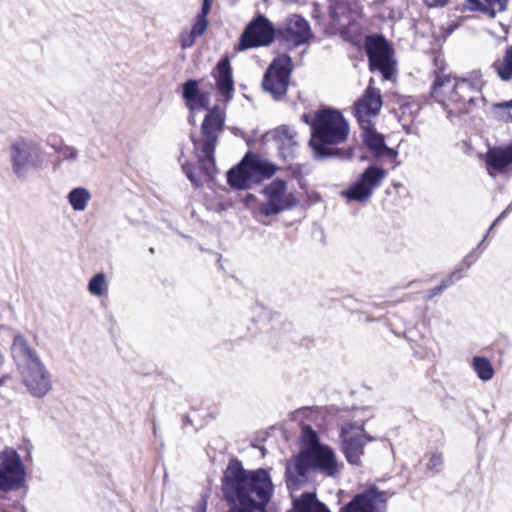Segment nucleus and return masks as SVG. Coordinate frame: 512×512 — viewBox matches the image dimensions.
I'll use <instances>...</instances> for the list:
<instances>
[{
  "mask_svg": "<svg viewBox=\"0 0 512 512\" xmlns=\"http://www.w3.org/2000/svg\"><path fill=\"white\" fill-rule=\"evenodd\" d=\"M349 135V124L343 114L333 108L325 107L315 112L311 123L309 146L315 160H348L353 157V148L338 147Z\"/></svg>",
  "mask_w": 512,
  "mask_h": 512,
  "instance_id": "2",
  "label": "nucleus"
},
{
  "mask_svg": "<svg viewBox=\"0 0 512 512\" xmlns=\"http://www.w3.org/2000/svg\"><path fill=\"white\" fill-rule=\"evenodd\" d=\"M486 164L488 168L494 169L498 172L505 170L512 164V152L507 147L491 148L486 153Z\"/></svg>",
  "mask_w": 512,
  "mask_h": 512,
  "instance_id": "22",
  "label": "nucleus"
},
{
  "mask_svg": "<svg viewBox=\"0 0 512 512\" xmlns=\"http://www.w3.org/2000/svg\"><path fill=\"white\" fill-rule=\"evenodd\" d=\"M9 159L14 175L22 181L32 171L43 168L45 154L40 144L28 139H17L9 147Z\"/></svg>",
  "mask_w": 512,
  "mask_h": 512,
  "instance_id": "9",
  "label": "nucleus"
},
{
  "mask_svg": "<svg viewBox=\"0 0 512 512\" xmlns=\"http://www.w3.org/2000/svg\"><path fill=\"white\" fill-rule=\"evenodd\" d=\"M301 119L306 124H310L311 125V123H312V122H310V118H309V116L307 114H303Z\"/></svg>",
  "mask_w": 512,
  "mask_h": 512,
  "instance_id": "48",
  "label": "nucleus"
},
{
  "mask_svg": "<svg viewBox=\"0 0 512 512\" xmlns=\"http://www.w3.org/2000/svg\"><path fill=\"white\" fill-rule=\"evenodd\" d=\"M205 508H206V502H204L203 508L198 510L197 512H205Z\"/></svg>",
  "mask_w": 512,
  "mask_h": 512,
  "instance_id": "52",
  "label": "nucleus"
},
{
  "mask_svg": "<svg viewBox=\"0 0 512 512\" xmlns=\"http://www.w3.org/2000/svg\"><path fill=\"white\" fill-rule=\"evenodd\" d=\"M320 502L315 493L305 492L293 501L294 512H317Z\"/></svg>",
  "mask_w": 512,
  "mask_h": 512,
  "instance_id": "25",
  "label": "nucleus"
},
{
  "mask_svg": "<svg viewBox=\"0 0 512 512\" xmlns=\"http://www.w3.org/2000/svg\"><path fill=\"white\" fill-rule=\"evenodd\" d=\"M196 36L191 32H183L180 34V45L183 49L190 48L195 43Z\"/></svg>",
  "mask_w": 512,
  "mask_h": 512,
  "instance_id": "36",
  "label": "nucleus"
},
{
  "mask_svg": "<svg viewBox=\"0 0 512 512\" xmlns=\"http://www.w3.org/2000/svg\"><path fill=\"white\" fill-rule=\"evenodd\" d=\"M199 83L195 79H189L182 85V97L187 107H191L195 97L200 93Z\"/></svg>",
  "mask_w": 512,
  "mask_h": 512,
  "instance_id": "29",
  "label": "nucleus"
},
{
  "mask_svg": "<svg viewBox=\"0 0 512 512\" xmlns=\"http://www.w3.org/2000/svg\"><path fill=\"white\" fill-rule=\"evenodd\" d=\"M210 97L208 92H200L195 97L191 107H187L191 113L195 110L206 109L207 114L201 124V138L191 135L194 153L198 159L200 174L209 178L216 171L215 149L219 137L224 130L226 112L219 105L209 107Z\"/></svg>",
  "mask_w": 512,
  "mask_h": 512,
  "instance_id": "3",
  "label": "nucleus"
},
{
  "mask_svg": "<svg viewBox=\"0 0 512 512\" xmlns=\"http://www.w3.org/2000/svg\"><path fill=\"white\" fill-rule=\"evenodd\" d=\"M277 38L273 23L263 14H257L245 27L239 39V50L268 46Z\"/></svg>",
  "mask_w": 512,
  "mask_h": 512,
  "instance_id": "12",
  "label": "nucleus"
},
{
  "mask_svg": "<svg viewBox=\"0 0 512 512\" xmlns=\"http://www.w3.org/2000/svg\"><path fill=\"white\" fill-rule=\"evenodd\" d=\"M212 75L216 81L218 92L224 98V102L228 103L233 98L234 93L232 68L228 57H223L218 61Z\"/></svg>",
  "mask_w": 512,
  "mask_h": 512,
  "instance_id": "19",
  "label": "nucleus"
},
{
  "mask_svg": "<svg viewBox=\"0 0 512 512\" xmlns=\"http://www.w3.org/2000/svg\"><path fill=\"white\" fill-rule=\"evenodd\" d=\"M105 275L104 273L95 274L88 283V291L95 296H102L104 293Z\"/></svg>",
  "mask_w": 512,
  "mask_h": 512,
  "instance_id": "31",
  "label": "nucleus"
},
{
  "mask_svg": "<svg viewBox=\"0 0 512 512\" xmlns=\"http://www.w3.org/2000/svg\"><path fill=\"white\" fill-rule=\"evenodd\" d=\"M499 220H497V218L494 220V222L491 224V226L489 227L487 233L484 235L483 239L481 240V242L479 243V246L485 241L488 233L498 224Z\"/></svg>",
  "mask_w": 512,
  "mask_h": 512,
  "instance_id": "44",
  "label": "nucleus"
},
{
  "mask_svg": "<svg viewBox=\"0 0 512 512\" xmlns=\"http://www.w3.org/2000/svg\"><path fill=\"white\" fill-rule=\"evenodd\" d=\"M317 512H331L328 507L324 504V503H321Z\"/></svg>",
  "mask_w": 512,
  "mask_h": 512,
  "instance_id": "47",
  "label": "nucleus"
},
{
  "mask_svg": "<svg viewBox=\"0 0 512 512\" xmlns=\"http://www.w3.org/2000/svg\"><path fill=\"white\" fill-rule=\"evenodd\" d=\"M462 278L461 270L453 271L446 279L441 282V287L443 290L452 286L456 281Z\"/></svg>",
  "mask_w": 512,
  "mask_h": 512,
  "instance_id": "38",
  "label": "nucleus"
},
{
  "mask_svg": "<svg viewBox=\"0 0 512 512\" xmlns=\"http://www.w3.org/2000/svg\"><path fill=\"white\" fill-rule=\"evenodd\" d=\"M292 70L293 63L291 57L287 54H282L274 58L266 71L283 75L285 78H290Z\"/></svg>",
  "mask_w": 512,
  "mask_h": 512,
  "instance_id": "26",
  "label": "nucleus"
},
{
  "mask_svg": "<svg viewBox=\"0 0 512 512\" xmlns=\"http://www.w3.org/2000/svg\"><path fill=\"white\" fill-rule=\"evenodd\" d=\"M434 65L436 66V70L434 71V74L437 73H444L445 67H444V60L440 57L434 58Z\"/></svg>",
  "mask_w": 512,
  "mask_h": 512,
  "instance_id": "43",
  "label": "nucleus"
},
{
  "mask_svg": "<svg viewBox=\"0 0 512 512\" xmlns=\"http://www.w3.org/2000/svg\"><path fill=\"white\" fill-rule=\"evenodd\" d=\"M443 291H444V290L442 289L441 285H438V286H436V287H434V288L430 289V290L427 292V294H426V296H425V299H426L427 301H429V300H431L433 297H435L436 295H438V294L442 293Z\"/></svg>",
  "mask_w": 512,
  "mask_h": 512,
  "instance_id": "42",
  "label": "nucleus"
},
{
  "mask_svg": "<svg viewBox=\"0 0 512 512\" xmlns=\"http://www.w3.org/2000/svg\"><path fill=\"white\" fill-rule=\"evenodd\" d=\"M382 95L379 89L372 87L371 84L365 89L363 95L354 104V114L362 129L363 142L369 151L375 156H386L395 160L397 152L389 148L384 136L376 131L370 121V117L379 114L382 107Z\"/></svg>",
  "mask_w": 512,
  "mask_h": 512,
  "instance_id": "5",
  "label": "nucleus"
},
{
  "mask_svg": "<svg viewBox=\"0 0 512 512\" xmlns=\"http://www.w3.org/2000/svg\"><path fill=\"white\" fill-rule=\"evenodd\" d=\"M472 367L482 381H489L494 376V368L490 360L483 356H474L472 359Z\"/></svg>",
  "mask_w": 512,
  "mask_h": 512,
  "instance_id": "27",
  "label": "nucleus"
},
{
  "mask_svg": "<svg viewBox=\"0 0 512 512\" xmlns=\"http://www.w3.org/2000/svg\"><path fill=\"white\" fill-rule=\"evenodd\" d=\"M212 7V0H203L202 7L200 13L197 15V17L200 18H207L210 10Z\"/></svg>",
  "mask_w": 512,
  "mask_h": 512,
  "instance_id": "40",
  "label": "nucleus"
},
{
  "mask_svg": "<svg viewBox=\"0 0 512 512\" xmlns=\"http://www.w3.org/2000/svg\"><path fill=\"white\" fill-rule=\"evenodd\" d=\"M478 87L467 79L457 80L449 74L437 73L431 86V97L442 105L451 121L454 117L471 112L470 107L477 100L485 101L484 97H476Z\"/></svg>",
  "mask_w": 512,
  "mask_h": 512,
  "instance_id": "4",
  "label": "nucleus"
},
{
  "mask_svg": "<svg viewBox=\"0 0 512 512\" xmlns=\"http://www.w3.org/2000/svg\"><path fill=\"white\" fill-rule=\"evenodd\" d=\"M189 121H190V122H191V121H193V115H191V116L189 117Z\"/></svg>",
  "mask_w": 512,
  "mask_h": 512,
  "instance_id": "54",
  "label": "nucleus"
},
{
  "mask_svg": "<svg viewBox=\"0 0 512 512\" xmlns=\"http://www.w3.org/2000/svg\"><path fill=\"white\" fill-rule=\"evenodd\" d=\"M492 67L501 80L509 81L512 79V45L506 49L503 62L495 61Z\"/></svg>",
  "mask_w": 512,
  "mask_h": 512,
  "instance_id": "28",
  "label": "nucleus"
},
{
  "mask_svg": "<svg viewBox=\"0 0 512 512\" xmlns=\"http://www.w3.org/2000/svg\"><path fill=\"white\" fill-rule=\"evenodd\" d=\"M470 11H479L494 18L497 12L507 9L509 0H466Z\"/></svg>",
  "mask_w": 512,
  "mask_h": 512,
  "instance_id": "23",
  "label": "nucleus"
},
{
  "mask_svg": "<svg viewBox=\"0 0 512 512\" xmlns=\"http://www.w3.org/2000/svg\"><path fill=\"white\" fill-rule=\"evenodd\" d=\"M289 80L290 78H285L283 75L266 71L263 77L262 87L266 92H269L275 100H279L287 93Z\"/></svg>",
  "mask_w": 512,
  "mask_h": 512,
  "instance_id": "21",
  "label": "nucleus"
},
{
  "mask_svg": "<svg viewBox=\"0 0 512 512\" xmlns=\"http://www.w3.org/2000/svg\"><path fill=\"white\" fill-rule=\"evenodd\" d=\"M25 468L20 455L12 448L0 452V491L16 490L25 481Z\"/></svg>",
  "mask_w": 512,
  "mask_h": 512,
  "instance_id": "13",
  "label": "nucleus"
},
{
  "mask_svg": "<svg viewBox=\"0 0 512 512\" xmlns=\"http://www.w3.org/2000/svg\"><path fill=\"white\" fill-rule=\"evenodd\" d=\"M386 503L385 492L375 486L356 494L350 502L344 505L340 512H378V505Z\"/></svg>",
  "mask_w": 512,
  "mask_h": 512,
  "instance_id": "17",
  "label": "nucleus"
},
{
  "mask_svg": "<svg viewBox=\"0 0 512 512\" xmlns=\"http://www.w3.org/2000/svg\"><path fill=\"white\" fill-rule=\"evenodd\" d=\"M303 439L307 443V447H316L318 445H322L319 443L317 433L310 426H305L303 428Z\"/></svg>",
  "mask_w": 512,
  "mask_h": 512,
  "instance_id": "34",
  "label": "nucleus"
},
{
  "mask_svg": "<svg viewBox=\"0 0 512 512\" xmlns=\"http://www.w3.org/2000/svg\"><path fill=\"white\" fill-rule=\"evenodd\" d=\"M182 171L189 179V181L195 186L200 187L203 184V179L199 173L196 172V167L194 164L185 162L182 164Z\"/></svg>",
  "mask_w": 512,
  "mask_h": 512,
  "instance_id": "32",
  "label": "nucleus"
},
{
  "mask_svg": "<svg viewBox=\"0 0 512 512\" xmlns=\"http://www.w3.org/2000/svg\"><path fill=\"white\" fill-rule=\"evenodd\" d=\"M246 199H247V200H254V199H255V197H254V195H252V194H248V195L246 196Z\"/></svg>",
  "mask_w": 512,
  "mask_h": 512,
  "instance_id": "50",
  "label": "nucleus"
},
{
  "mask_svg": "<svg viewBox=\"0 0 512 512\" xmlns=\"http://www.w3.org/2000/svg\"><path fill=\"white\" fill-rule=\"evenodd\" d=\"M276 170V165L249 151L236 166L227 172V183L235 189H250L272 177Z\"/></svg>",
  "mask_w": 512,
  "mask_h": 512,
  "instance_id": "8",
  "label": "nucleus"
},
{
  "mask_svg": "<svg viewBox=\"0 0 512 512\" xmlns=\"http://www.w3.org/2000/svg\"><path fill=\"white\" fill-rule=\"evenodd\" d=\"M341 450L348 463L360 465L361 456L364 453V446L372 441V437L365 433L364 422H345L340 431Z\"/></svg>",
  "mask_w": 512,
  "mask_h": 512,
  "instance_id": "11",
  "label": "nucleus"
},
{
  "mask_svg": "<svg viewBox=\"0 0 512 512\" xmlns=\"http://www.w3.org/2000/svg\"><path fill=\"white\" fill-rule=\"evenodd\" d=\"M12 354L18 363L26 366L24 383L29 392L37 398L44 397L52 388L51 375L27 340L16 335L14 337Z\"/></svg>",
  "mask_w": 512,
  "mask_h": 512,
  "instance_id": "7",
  "label": "nucleus"
},
{
  "mask_svg": "<svg viewBox=\"0 0 512 512\" xmlns=\"http://www.w3.org/2000/svg\"><path fill=\"white\" fill-rule=\"evenodd\" d=\"M462 278L461 270L453 271L446 279L441 282V287L443 290L452 286L456 281Z\"/></svg>",
  "mask_w": 512,
  "mask_h": 512,
  "instance_id": "37",
  "label": "nucleus"
},
{
  "mask_svg": "<svg viewBox=\"0 0 512 512\" xmlns=\"http://www.w3.org/2000/svg\"><path fill=\"white\" fill-rule=\"evenodd\" d=\"M469 257L470 256H467L465 259H464V263L467 265V268H469L472 264V261H469Z\"/></svg>",
  "mask_w": 512,
  "mask_h": 512,
  "instance_id": "49",
  "label": "nucleus"
},
{
  "mask_svg": "<svg viewBox=\"0 0 512 512\" xmlns=\"http://www.w3.org/2000/svg\"><path fill=\"white\" fill-rule=\"evenodd\" d=\"M429 8L444 7L448 4L449 0H422Z\"/></svg>",
  "mask_w": 512,
  "mask_h": 512,
  "instance_id": "41",
  "label": "nucleus"
},
{
  "mask_svg": "<svg viewBox=\"0 0 512 512\" xmlns=\"http://www.w3.org/2000/svg\"><path fill=\"white\" fill-rule=\"evenodd\" d=\"M364 50L368 58L369 69L379 71L384 80H390L395 72L396 62L393 59L394 50L382 34L365 37Z\"/></svg>",
  "mask_w": 512,
  "mask_h": 512,
  "instance_id": "10",
  "label": "nucleus"
},
{
  "mask_svg": "<svg viewBox=\"0 0 512 512\" xmlns=\"http://www.w3.org/2000/svg\"><path fill=\"white\" fill-rule=\"evenodd\" d=\"M286 189V182L279 178L274 179L270 184L266 185L262 189V192L267 197V201L260 205V214L269 217L293 207L296 201L292 195L286 194Z\"/></svg>",
  "mask_w": 512,
  "mask_h": 512,
  "instance_id": "15",
  "label": "nucleus"
},
{
  "mask_svg": "<svg viewBox=\"0 0 512 512\" xmlns=\"http://www.w3.org/2000/svg\"><path fill=\"white\" fill-rule=\"evenodd\" d=\"M309 470H316L327 476L338 473L334 451L327 445L302 449L286 466V478L293 483L306 479Z\"/></svg>",
  "mask_w": 512,
  "mask_h": 512,
  "instance_id": "6",
  "label": "nucleus"
},
{
  "mask_svg": "<svg viewBox=\"0 0 512 512\" xmlns=\"http://www.w3.org/2000/svg\"><path fill=\"white\" fill-rule=\"evenodd\" d=\"M499 220H497V218L494 220V222L491 224V226L489 227L487 233L484 235L483 239L481 240V242L479 243V246L485 241L488 233L498 224Z\"/></svg>",
  "mask_w": 512,
  "mask_h": 512,
  "instance_id": "45",
  "label": "nucleus"
},
{
  "mask_svg": "<svg viewBox=\"0 0 512 512\" xmlns=\"http://www.w3.org/2000/svg\"><path fill=\"white\" fill-rule=\"evenodd\" d=\"M55 152L61 157L62 161L75 162L78 159V150L74 146L60 143L53 146Z\"/></svg>",
  "mask_w": 512,
  "mask_h": 512,
  "instance_id": "30",
  "label": "nucleus"
},
{
  "mask_svg": "<svg viewBox=\"0 0 512 512\" xmlns=\"http://www.w3.org/2000/svg\"><path fill=\"white\" fill-rule=\"evenodd\" d=\"M208 18L195 17L192 29L190 30L196 37L202 36L208 27Z\"/></svg>",
  "mask_w": 512,
  "mask_h": 512,
  "instance_id": "35",
  "label": "nucleus"
},
{
  "mask_svg": "<svg viewBox=\"0 0 512 512\" xmlns=\"http://www.w3.org/2000/svg\"><path fill=\"white\" fill-rule=\"evenodd\" d=\"M91 199V193L87 188H73L67 195V200L73 210L84 211Z\"/></svg>",
  "mask_w": 512,
  "mask_h": 512,
  "instance_id": "24",
  "label": "nucleus"
},
{
  "mask_svg": "<svg viewBox=\"0 0 512 512\" xmlns=\"http://www.w3.org/2000/svg\"><path fill=\"white\" fill-rule=\"evenodd\" d=\"M386 177V171L377 166L367 167L359 178L341 194L348 201L367 202L373 191L379 187Z\"/></svg>",
  "mask_w": 512,
  "mask_h": 512,
  "instance_id": "14",
  "label": "nucleus"
},
{
  "mask_svg": "<svg viewBox=\"0 0 512 512\" xmlns=\"http://www.w3.org/2000/svg\"><path fill=\"white\" fill-rule=\"evenodd\" d=\"M508 148H509V149L511 150V152H512V144H511V145H509V146H508Z\"/></svg>",
  "mask_w": 512,
  "mask_h": 512,
  "instance_id": "55",
  "label": "nucleus"
},
{
  "mask_svg": "<svg viewBox=\"0 0 512 512\" xmlns=\"http://www.w3.org/2000/svg\"><path fill=\"white\" fill-rule=\"evenodd\" d=\"M443 464L442 455L439 453H433L429 459L427 467L429 470H438V468Z\"/></svg>",
  "mask_w": 512,
  "mask_h": 512,
  "instance_id": "39",
  "label": "nucleus"
},
{
  "mask_svg": "<svg viewBox=\"0 0 512 512\" xmlns=\"http://www.w3.org/2000/svg\"><path fill=\"white\" fill-rule=\"evenodd\" d=\"M221 491L228 512H267L274 485L266 469L247 470L239 459L232 458L223 471Z\"/></svg>",
  "mask_w": 512,
  "mask_h": 512,
  "instance_id": "1",
  "label": "nucleus"
},
{
  "mask_svg": "<svg viewBox=\"0 0 512 512\" xmlns=\"http://www.w3.org/2000/svg\"><path fill=\"white\" fill-rule=\"evenodd\" d=\"M360 10L356 0H329V16L337 25H351L359 16Z\"/></svg>",
  "mask_w": 512,
  "mask_h": 512,
  "instance_id": "18",
  "label": "nucleus"
},
{
  "mask_svg": "<svg viewBox=\"0 0 512 512\" xmlns=\"http://www.w3.org/2000/svg\"><path fill=\"white\" fill-rule=\"evenodd\" d=\"M184 421H185V424H191V420L189 419L188 416H185Z\"/></svg>",
  "mask_w": 512,
  "mask_h": 512,
  "instance_id": "51",
  "label": "nucleus"
},
{
  "mask_svg": "<svg viewBox=\"0 0 512 512\" xmlns=\"http://www.w3.org/2000/svg\"><path fill=\"white\" fill-rule=\"evenodd\" d=\"M493 110L498 117L512 121V100L493 104Z\"/></svg>",
  "mask_w": 512,
  "mask_h": 512,
  "instance_id": "33",
  "label": "nucleus"
},
{
  "mask_svg": "<svg viewBox=\"0 0 512 512\" xmlns=\"http://www.w3.org/2000/svg\"><path fill=\"white\" fill-rule=\"evenodd\" d=\"M510 209H511V206H508L504 211H502V212L500 213V215L497 217V220H499V221H500V220H502V219L506 216L507 212H508Z\"/></svg>",
  "mask_w": 512,
  "mask_h": 512,
  "instance_id": "46",
  "label": "nucleus"
},
{
  "mask_svg": "<svg viewBox=\"0 0 512 512\" xmlns=\"http://www.w3.org/2000/svg\"><path fill=\"white\" fill-rule=\"evenodd\" d=\"M313 33L308 21L301 15L289 17L283 26L277 29V39L296 48L310 41Z\"/></svg>",
  "mask_w": 512,
  "mask_h": 512,
  "instance_id": "16",
  "label": "nucleus"
},
{
  "mask_svg": "<svg viewBox=\"0 0 512 512\" xmlns=\"http://www.w3.org/2000/svg\"><path fill=\"white\" fill-rule=\"evenodd\" d=\"M273 138L278 143L279 155L288 160L293 157V151L298 146L297 132L288 125H280L271 131Z\"/></svg>",
  "mask_w": 512,
  "mask_h": 512,
  "instance_id": "20",
  "label": "nucleus"
},
{
  "mask_svg": "<svg viewBox=\"0 0 512 512\" xmlns=\"http://www.w3.org/2000/svg\"><path fill=\"white\" fill-rule=\"evenodd\" d=\"M156 432H157V428H156V424L154 423L153 424V433H154V435H156Z\"/></svg>",
  "mask_w": 512,
  "mask_h": 512,
  "instance_id": "53",
  "label": "nucleus"
}]
</instances>
